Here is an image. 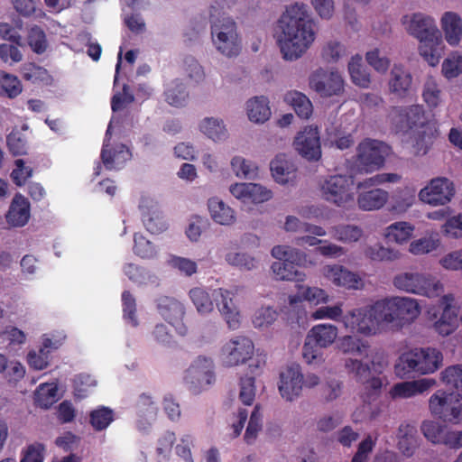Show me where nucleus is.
Here are the masks:
<instances>
[{"mask_svg": "<svg viewBox=\"0 0 462 462\" xmlns=\"http://www.w3.org/2000/svg\"><path fill=\"white\" fill-rule=\"evenodd\" d=\"M115 420L112 409L99 406L89 412V423L96 431L106 430Z\"/></svg>", "mask_w": 462, "mask_h": 462, "instance_id": "42", "label": "nucleus"}, {"mask_svg": "<svg viewBox=\"0 0 462 462\" xmlns=\"http://www.w3.org/2000/svg\"><path fill=\"white\" fill-rule=\"evenodd\" d=\"M310 86L322 97H332L343 92L344 80L337 71L319 69L310 77Z\"/></svg>", "mask_w": 462, "mask_h": 462, "instance_id": "15", "label": "nucleus"}, {"mask_svg": "<svg viewBox=\"0 0 462 462\" xmlns=\"http://www.w3.org/2000/svg\"><path fill=\"white\" fill-rule=\"evenodd\" d=\"M284 100L293 107L300 118L308 119L311 116L312 104L306 95L299 91H291L285 95Z\"/></svg>", "mask_w": 462, "mask_h": 462, "instance_id": "39", "label": "nucleus"}, {"mask_svg": "<svg viewBox=\"0 0 462 462\" xmlns=\"http://www.w3.org/2000/svg\"><path fill=\"white\" fill-rule=\"evenodd\" d=\"M388 199V192L382 189H373L363 191L357 198L360 208L364 210H374L384 206Z\"/></svg>", "mask_w": 462, "mask_h": 462, "instance_id": "32", "label": "nucleus"}, {"mask_svg": "<svg viewBox=\"0 0 462 462\" xmlns=\"http://www.w3.org/2000/svg\"><path fill=\"white\" fill-rule=\"evenodd\" d=\"M254 350V346L250 338L244 336L235 337L223 346L222 362L227 367L245 364L252 357Z\"/></svg>", "mask_w": 462, "mask_h": 462, "instance_id": "12", "label": "nucleus"}, {"mask_svg": "<svg viewBox=\"0 0 462 462\" xmlns=\"http://www.w3.org/2000/svg\"><path fill=\"white\" fill-rule=\"evenodd\" d=\"M239 288L231 290L218 288L214 291L213 296L217 306L230 329H237L241 322V315L235 303Z\"/></svg>", "mask_w": 462, "mask_h": 462, "instance_id": "13", "label": "nucleus"}, {"mask_svg": "<svg viewBox=\"0 0 462 462\" xmlns=\"http://www.w3.org/2000/svg\"><path fill=\"white\" fill-rule=\"evenodd\" d=\"M437 130L429 124L425 127L416 130L413 136V148L416 155H425L433 144Z\"/></svg>", "mask_w": 462, "mask_h": 462, "instance_id": "34", "label": "nucleus"}, {"mask_svg": "<svg viewBox=\"0 0 462 462\" xmlns=\"http://www.w3.org/2000/svg\"><path fill=\"white\" fill-rule=\"evenodd\" d=\"M431 413L443 421L458 424L462 422V395L438 390L429 400Z\"/></svg>", "mask_w": 462, "mask_h": 462, "instance_id": "7", "label": "nucleus"}, {"mask_svg": "<svg viewBox=\"0 0 462 462\" xmlns=\"http://www.w3.org/2000/svg\"><path fill=\"white\" fill-rule=\"evenodd\" d=\"M27 42L32 51L37 54H42L48 46L46 34L38 25H33L29 29Z\"/></svg>", "mask_w": 462, "mask_h": 462, "instance_id": "50", "label": "nucleus"}, {"mask_svg": "<svg viewBox=\"0 0 462 462\" xmlns=\"http://www.w3.org/2000/svg\"><path fill=\"white\" fill-rule=\"evenodd\" d=\"M329 233L337 241L351 244L357 242L363 236V230L355 225H337L330 228Z\"/></svg>", "mask_w": 462, "mask_h": 462, "instance_id": "41", "label": "nucleus"}, {"mask_svg": "<svg viewBox=\"0 0 462 462\" xmlns=\"http://www.w3.org/2000/svg\"><path fill=\"white\" fill-rule=\"evenodd\" d=\"M354 180L346 175H332L324 180L320 184L322 198L338 207L345 206L353 200L351 187Z\"/></svg>", "mask_w": 462, "mask_h": 462, "instance_id": "11", "label": "nucleus"}, {"mask_svg": "<svg viewBox=\"0 0 462 462\" xmlns=\"http://www.w3.org/2000/svg\"><path fill=\"white\" fill-rule=\"evenodd\" d=\"M419 357L420 374H432L442 365V353L433 347L415 348Z\"/></svg>", "mask_w": 462, "mask_h": 462, "instance_id": "28", "label": "nucleus"}, {"mask_svg": "<svg viewBox=\"0 0 462 462\" xmlns=\"http://www.w3.org/2000/svg\"><path fill=\"white\" fill-rule=\"evenodd\" d=\"M273 278L277 281H295L304 280V273L300 272L293 264L286 260H278L273 262L271 266Z\"/></svg>", "mask_w": 462, "mask_h": 462, "instance_id": "37", "label": "nucleus"}, {"mask_svg": "<svg viewBox=\"0 0 462 462\" xmlns=\"http://www.w3.org/2000/svg\"><path fill=\"white\" fill-rule=\"evenodd\" d=\"M365 254L373 261H392L398 257L397 251L386 248L379 244L368 246Z\"/></svg>", "mask_w": 462, "mask_h": 462, "instance_id": "57", "label": "nucleus"}, {"mask_svg": "<svg viewBox=\"0 0 462 462\" xmlns=\"http://www.w3.org/2000/svg\"><path fill=\"white\" fill-rule=\"evenodd\" d=\"M110 135L111 124L106 129V138L101 150L102 162L107 170L118 168L119 165L124 163L130 157V152L125 144H118L115 148H109L108 142L110 140Z\"/></svg>", "mask_w": 462, "mask_h": 462, "instance_id": "20", "label": "nucleus"}, {"mask_svg": "<svg viewBox=\"0 0 462 462\" xmlns=\"http://www.w3.org/2000/svg\"><path fill=\"white\" fill-rule=\"evenodd\" d=\"M230 192L244 202L254 204L265 202L273 196L270 189L256 183H236L230 187Z\"/></svg>", "mask_w": 462, "mask_h": 462, "instance_id": "19", "label": "nucleus"}, {"mask_svg": "<svg viewBox=\"0 0 462 462\" xmlns=\"http://www.w3.org/2000/svg\"><path fill=\"white\" fill-rule=\"evenodd\" d=\"M325 275L335 285L346 289H358L361 283V278L358 274L338 264L327 265Z\"/></svg>", "mask_w": 462, "mask_h": 462, "instance_id": "21", "label": "nucleus"}, {"mask_svg": "<svg viewBox=\"0 0 462 462\" xmlns=\"http://www.w3.org/2000/svg\"><path fill=\"white\" fill-rule=\"evenodd\" d=\"M387 329L401 328L413 321L420 315L417 301L411 298L394 297L379 300Z\"/></svg>", "mask_w": 462, "mask_h": 462, "instance_id": "5", "label": "nucleus"}, {"mask_svg": "<svg viewBox=\"0 0 462 462\" xmlns=\"http://www.w3.org/2000/svg\"><path fill=\"white\" fill-rule=\"evenodd\" d=\"M189 295L199 313L205 315L214 310L213 300L206 290L196 287L189 291Z\"/></svg>", "mask_w": 462, "mask_h": 462, "instance_id": "47", "label": "nucleus"}, {"mask_svg": "<svg viewBox=\"0 0 462 462\" xmlns=\"http://www.w3.org/2000/svg\"><path fill=\"white\" fill-rule=\"evenodd\" d=\"M379 300L372 305L354 309L346 312L342 322L352 333L371 337L387 330Z\"/></svg>", "mask_w": 462, "mask_h": 462, "instance_id": "3", "label": "nucleus"}, {"mask_svg": "<svg viewBox=\"0 0 462 462\" xmlns=\"http://www.w3.org/2000/svg\"><path fill=\"white\" fill-rule=\"evenodd\" d=\"M441 28L447 42L457 46L462 38V19L454 12H446L441 17Z\"/></svg>", "mask_w": 462, "mask_h": 462, "instance_id": "25", "label": "nucleus"}, {"mask_svg": "<svg viewBox=\"0 0 462 462\" xmlns=\"http://www.w3.org/2000/svg\"><path fill=\"white\" fill-rule=\"evenodd\" d=\"M282 31L278 44L285 60L300 57L315 40L313 20L304 4H294L286 8L279 20Z\"/></svg>", "mask_w": 462, "mask_h": 462, "instance_id": "1", "label": "nucleus"}, {"mask_svg": "<svg viewBox=\"0 0 462 462\" xmlns=\"http://www.w3.org/2000/svg\"><path fill=\"white\" fill-rule=\"evenodd\" d=\"M208 207L212 219L217 224L229 226L236 221L234 209L218 198L209 199Z\"/></svg>", "mask_w": 462, "mask_h": 462, "instance_id": "31", "label": "nucleus"}, {"mask_svg": "<svg viewBox=\"0 0 462 462\" xmlns=\"http://www.w3.org/2000/svg\"><path fill=\"white\" fill-rule=\"evenodd\" d=\"M442 73L447 79H454L462 73V54L453 51L442 63Z\"/></svg>", "mask_w": 462, "mask_h": 462, "instance_id": "52", "label": "nucleus"}, {"mask_svg": "<svg viewBox=\"0 0 462 462\" xmlns=\"http://www.w3.org/2000/svg\"><path fill=\"white\" fill-rule=\"evenodd\" d=\"M122 306L124 319L130 322L134 327L138 325L136 317V300L129 291L122 293Z\"/></svg>", "mask_w": 462, "mask_h": 462, "instance_id": "55", "label": "nucleus"}, {"mask_svg": "<svg viewBox=\"0 0 462 462\" xmlns=\"http://www.w3.org/2000/svg\"><path fill=\"white\" fill-rule=\"evenodd\" d=\"M278 313L271 307H263L257 310L253 317V324L255 328H267L277 319Z\"/></svg>", "mask_w": 462, "mask_h": 462, "instance_id": "58", "label": "nucleus"}, {"mask_svg": "<svg viewBox=\"0 0 462 462\" xmlns=\"http://www.w3.org/2000/svg\"><path fill=\"white\" fill-rule=\"evenodd\" d=\"M7 146L10 152L14 155H23L27 151L25 137L19 131H12L6 137Z\"/></svg>", "mask_w": 462, "mask_h": 462, "instance_id": "59", "label": "nucleus"}, {"mask_svg": "<svg viewBox=\"0 0 462 462\" xmlns=\"http://www.w3.org/2000/svg\"><path fill=\"white\" fill-rule=\"evenodd\" d=\"M417 352L414 349L402 353L394 365V373L400 378H411L420 374Z\"/></svg>", "mask_w": 462, "mask_h": 462, "instance_id": "27", "label": "nucleus"}, {"mask_svg": "<svg viewBox=\"0 0 462 462\" xmlns=\"http://www.w3.org/2000/svg\"><path fill=\"white\" fill-rule=\"evenodd\" d=\"M402 22L408 32L420 41V54L430 66H436L443 54L444 44L434 19L417 13L411 17L402 16Z\"/></svg>", "mask_w": 462, "mask_h": 462, "instance_id": "2", "label": "nucleus"}, {"mask_svg": "<svg viewBox=\"0 0 462 462\" xmlns=\"http://www.w3.org/2000/svg\"><path fill=\"white\" fill-rule=\"evenodd\" d=\"M422 97L430 108L437 107L441 102V90L432 77L428 78L424 84Z\"/></svg>", "mask_w": 462, "mask_h": 462, "instance_id": "51", "label": "nucleus"}, {"mask_svg": "<svg viewBox=\"0 0 462 462\" xmlns=\"http://www.w3.org/2000/svg\"><path fill=\"white\" fill-rule=\"evenodd\" d=\"M226 260L229 264L247 271L254 269L257 265V261L245 253H228Z\"/></svg>", "mask_w": 462, "mask_h": 462, "instance_id": "60", "label": "nucleus"}, {"mask_svg": "<svg viewBox=\"0 0 462 462\" xmlns=\"http://www.w3.org/2000/svg\"><path fill=\"white\" fill-rule=\"evenodd\" d=\"M255 397L254 376L241 377L239 399L245 405H252Z\"/></svg>", "mask_w": 462, "mask_h": 462, "instance_id": "61", "label": "nucleus"}, {"mask_svg": "<svg viewBox=\"0 0 462 462\" xmlns=\"http://www.w3.org/2000/svg\"><path fill=\"white\" fill-rule=\"evenodd\" d=\"M434 383V380L427 378L398 383L392 387L390 393L393 398H411L427 391Z\"/></svg>", "mask_w": 462, "mask_h": 462, "instance_id": "23", "label": "nucleus"}, {"mask_svg": "<svg viewBox=\"0 0 462 462\" xmlns=\"http://www.w3.org/2000/svg\"><path fill=\"white\" fill-rule=\"evenodd\" d=\"M165 101L175 107L186 106L189 93L180 79L173 80L164 91Z\"/></svg>", "mask_w": 462, "mask_h": 462, "instance_id": "40", "label": "nucleus"}, {"mask_svg": "<svg viewBox=\"0 0 462 462\" xmlns=\"http://www.w3.org/2000/svg\"><path fill=\"white\" fill-rule=\"evenodd\" d=\"M390 147L383 142L365 138L356 147L355 165L359 172L372 173L380 170L389 154Z\"/></svg>", "mask_w": 462, "mask_h": 462, "instance_id": "6", "label": "nucleus"}, {"mask_svg": "<svg viewBox=\"0 0 462 462\" xmlns=\"http://www.w3.org/2000/svg\"><path fill=\"white\" fill-rule=\"evenodd\" d=\"M455 195L453 182L447 178H435L420 189L419 199L429 205L439 206L448 203Z\"/></svg>", "mask_w": 462, "mask_h": 462, "instance_id": "14", "label": "nucleus"}, {"mask_svg": "<svg viewBox=\"0 0 462 462\" xmlns=\"http://www.w3.org/2000/svg\"><path fill=\"white\" fill-rule=\"evenodd\" d=\"M209 225L208 220L199 216H193L186 229V235L191 241H198L203 230Z\"/></svg>", "mask_w": 462, "mask_h": 462, "instance_id": "62", "label": "nucleus"}, {"mask_svg": "<svg viewBox=\"0 0 462 462\" xmlns=\"http://www.w3.org/2000/svg\"><path fill=\"white\" fill-rule=\"evenodd\" d=\"M393 284L399 290L429 298L439 296L444 291L435 277L420 273H401L394 277Z\"/></svg>", "mask_w": 462, "mask_h": 462, "instance_id": "8", "label": "nucleus"}, {"mask_svg": "<svg viewBox=\"0 0 462 462\" xmlns=\"http://www.w3.org/2000/svg\"><path fill=\"white\" fill-rule=\"evenodd\" d=\"M414 227L407 222H395L385 230V237L389 242L402 244L412 236Z\"/></svg>", "mask_w": 462, "mask_h": 462, "instance_id": "43", "label": "nucleus"}, {"mask_svg": "<svg viewBox=\"0 0 462 462\" xmlns=\"http://www.w3.org/2000/svg\"><path fill=\"white\" fill-rule=\"evenodd\" d=\"M30 218V204L22 195L14 198L6 214L7 222L13 226H23Z\"/></svg>", "mask_w": 462, "mask_h": 462, "instance_id": "26", "label": "nucleus"}, {"mask_svg": "<svg viewBox=\"0 0 462 462\" xmlns=\"http://www.w3.org/2000/svg\"><path fill=\"white\" fill-rule=\"evenodd\" d=\"M389 116L396 133L408 134L430 124L421 105L393 106Z\"/></svg>", "mask_w": 462, "mask_h": 462, "instance_id": "9", "label": "nucleus"}, {"mask_svg": "<svg viewBox=\"0 0 462 462\" xmlns=\"http://www.w3.org/2000/svg\"><path fill=\"white\" fill-rule=\"evenodd\" d=\"M134 253L141 258H152L156 255L154 245L142 234L134 236Z\"/></svg>", "mask_w": 462, "mask_h": 462, "instance_id": "56", "label": "nucleus"}, {"mask_svg": "<svg viewBox=\"0 0 462 462\" xmlns=\"http://www.w3.org/2000/svg\"><path fill=\"white\" fill-rule=\"evenodd\" d=\"M348 71L354 84L361 88H368L371 82L370 74L362 64V57L356 55L348 63Z\"/></svg>", "mask_w": 462, "mask_h": 462, "instance_id": "44", "label": "nucleus"}, {"mask_svg": "<svg viewBox=\"0 0 462 462\" xmlns=\"http://www.w3.org/2000/svg\"><path fill=\"white\" fill-rule=\"evenodd\" d=\"M184 382L193 394H199L215 382L211 358L198 356L186 370Z\"/></svg>", "mask_w": 462, "mask_h": 462, "instance_id": "10", "label": "nucleus"}, {"mask_svg": "<svg viewBox=\"0 0 462 462\" xmlns=\"http://www.w3.org/2000/svg\"><path fill=\"white\" fill-rule=\"evenodd\" d=\"M338 334L337 328L332 324H318L310 328L307 337L314 341L319 347L326 348L331 346Z\"/></svg>", "mask_w": 462, "mask_h": 462, "instance_id": "30", "label": "nucleus"}, {"mask_svg": "<svg viewBox=\"0 0 462 462\" xmlns=\"http://www.w3.org/2000/svg\"><path fill=\"white\" fill-rule=\"evenodd\" d=\"M441 381L448 386L462 391V365L445 368L441 372Z\"/></svg>", "mask_w": 462, "mask_h": 462, "instance_id": "53", "label": "nucleus"}, {"mask_svg": "<svg viewBox=\"0 0 462 462\" xmlns=\"http://www.w3.org/2000/svg\"><path fill=\"white\" fill-rule=\"evenodd\" d=\"M303 374L299 365L293 364L280 374L279 392L286 401L299 397L303 387Z\"/></svg>", "mask_w": 462, "mask_h": 462, "instance_id": "18", "label": "nucleus"}, {"mask_svg": "<svg viewBox=\"0 0 462 462\" xmlns=\"http://www.w3.org/2000/svg\"><path fill=\"white\" fill-rule=\"evenodd\" d=\"M15 168L11 173L12 180L17 186H23L26 183L29 178L32 177V169L29 166H25L23 159H17L14 161Z\"/></svg>", "mask_w": 462, "mask_h": 462, "instance_id": "64", "label": "nucleus"}, {"mask_svg": "<svg viewBox=\"0 0 462 462\" xmlns=\"http://www.w3.org/2000/svg\"><path fill=\"white\" fill-rule=\"evenodd\" d=\"M45 446L35 442L30 444L22 452L21 462H43Z\"/></svg>", "mask_w": 462, "mask_h": 462, "instance_id": "63", "label": "nucleus"}, {"mask_svg": "<svg viewBox=\"0 0 462 462\" xmlns=\"http://www.w3.org/2000/svg\"><path fill=\"white\" fill-rule=\"evenodd\" d=\"M271 254L277 260H286L297 269L307 262V254L304 252L288 245H275Z\"/></svg>", "mask_w": 462, "mask_h": 462, "instance_id": "36", "label": "nucleus"}, {"mask_svg": "<svg viewBox=\"0 0 462 462\" xmlns=\"http://www.w3.org/2000/svg\"><path fill=\"white\" fill-rule=\"evenodd\" d=\"M157 309L162 317L175 328L176 332L185 336L188 328L182 319L185 314L183 305L176 299L169 296H161L157 300Z\"/></svg>", "mask_w": 462, "mask_h": 462, "instance_id": "16", "label": "nucleus"}, {"mask_svg": "<svg viewBox=\"0 0 462 462\" xmlns=\"http://www.w3.org/2000/svg\"><path fill=\"white\" fill-rule=\"evenodd\" d=\"M262 417L260 413V407L259 405H256L254 408V411L250 416V420L247 425V428L245 430V433L244 436L245 441L247 444H252L256 437L258 432L262 429Z\"/></svg>", "mask_w": 462, "mask_h": 462, "instance_id": "54", "label": "nucleus"}, {"mask_svg": "<svg viewBox=\"0 0 462 462\" xmlns=\"http://www.w3.org/2000/svg\"><path fill=\"white\" fill-rule=\"evenodd\" d=\"M231 167L235 174L239 178L254 180L258 175L256 164L241 156H236L232 159Z\"/></svg>", "mask_w": 462, "mask_h": 462, "instance_id": "48", "label": "nucleus"}, {"mask_svg": "<svg viewBox=\"0 0 462 462\" xmlns=\"http://www.w3.org/2000/svg\"><path fill=\"white\" fill-rule=\"evenodd\" d=\"M22 90V83L16 76L0 70V96L14 98Z\"/></svg>", "mask_w": 462, "mask_h": 462, "instance_id": "45", "label": "nucleus"}, {"mask_svg": "<svg viewBox=\"0 0 462 462\" xmlns=\"http://www.w3.org/2000/svg\"><path fill=\"white\" fill-rule=\"evenodd\" d=\"M270 170L275 181L285 184L295 176V166L286 154L280 153L270 163Z\"/></svg>", "mask_w": 462, "mask_h": 462, "instance_id": "29", "label": "nucleus"}, {"mask_svg": "<svg viewBox=\"0 0 462 462\" xmlns=\"http://www.w3.org/2000/svg\"><path fill=\"white\" fill-rule=\"evenodd\" d=\"M294 146L308 161H319L321 157V146L318 127L306 126L296 136Z\"/></svg>", "mask_w": 462, "mask_h": 462, "instance_id": "17", "label": "nucleus"}, {"mask_svg": "<svg viewBox=\"0 0 462 462\" xmlns=\"http://www.w3.org/2000/svg\"><path fill=\"white\" fill-rule=\"evenodd\" d=\"M458 326L457 314L450 305H446L440 318L434 323L436 332L446 337L452 334Z\"/></svg>", "mask_w": 462, "mask_h": 462, "instance_id": "38", "label": "nucleus"}, {"mask_svg": "<svg viewBox=\"0 0 462 462\" xmlns=\"http://www.w3.org/2000/svg\"><path fill=\"white\" fill-rule=\"evenodd\" d=\"M398 448L406 457H411L418 448V430L414 424L403 422L398 429Z\"/></svg>", "mask_w": 462, "mask_h": 462, "instance_id": "24", "label": "nucleus"}, {"mask_svg": "<svg viewBox=\"0 0 462 462\" xmlns=\"http://www.w3.org/2000/svg\"><path fill=\"white\" fill-rule=\"evenodd\" d=\"M248 118L254 123H264L271 116L268 98L255 97L247 102Z\"/></svg>", "mask_w": 462, "mask_h": 462, "instance_id": "35", "label": "nucleus"}, {"mask_svg": "<svg viewBox=\"0 0 462 462\" xmlns=\"http://www.w3.org/2000/svg\"><path fill=\"white\" fill-rule=\"evenodd\" d=\"M220 13L211 6V37L217 50L223 55L233 57L239 54L241 43L236 32V24L230 17H217Z\"/></svg>", "mask_w": 462, "mask_h": 462, "instance_id": "4", "label": "nucleus"}, {"mask_svg": "<svg viewBox=\"0 0 462 462\" xmlns=\"http://www.w3.org/2000/svg\"><path fill=\"white\" fill-rule=\"evenodd\" d=\"M448 427L438 421L425 420L420 426L424 437L433 444H440Z\"/></svg>", "mask_w": 462, "mask_h": 462, "instance_id": "49", "label": "nucleus"}, {"mask_svg": "<svg viewBox=\"0 0 462 462\" xmlns=\"http://www.w3.org/2000/svg\"><path fill=\"white\" fill-rule=\"evenodd\" d=\"M412 84L411 73L402 65H394L391 70L388 82L389 90L397 97L403 98L409 95Z\"/></svg>", "mask_w": 462, "mask_h": 462, "instance_id": "22", "label": "nucleus"}, {"mask_svg": "<svg viewBox=\"0 0 462 462\" xmlns=\"http://www.w3.org/2000/svg\"><path fill=\"white\" fill-rule=\"evenodd\" d=\"M337 347L339 352L345 355L362 356L366 354L369 345L356 336L346 335L338 338Z\"/></svg>", "mask_w": 462, "mask_h": 462, "instance_id": "33", "label": "nucleus"}, {"mask_svg": "<svg viewBox=\"0 0 462 462\" xmlns=\"http://www.w3.org/2000/svg\"><path fill=\"white\" fill-rule=\"evenodd\" d=\"M200 131L213 141H220L226 137L227 132L223 121L213 117L205 118L200 125Z\"/></svg>", "mask_w": 462, "mask_h": 462, "instance_id": "46", "label": "nucleus"}]
</instances>
